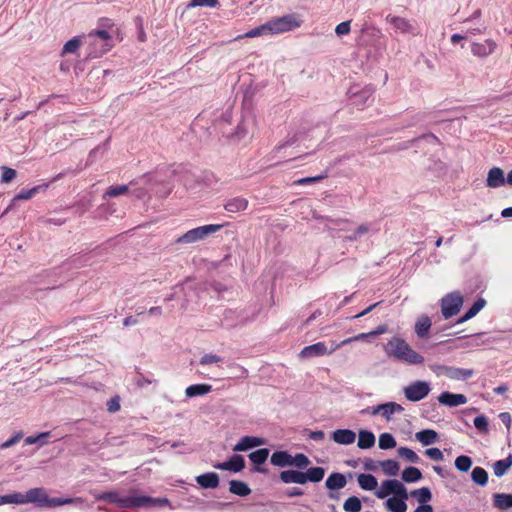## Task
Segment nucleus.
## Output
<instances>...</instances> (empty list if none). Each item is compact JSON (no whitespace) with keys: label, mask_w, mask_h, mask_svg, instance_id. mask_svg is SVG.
Here are the masks:
<instances>
[{"label":"nucleus","mask_w":512,"mask_h":512,"mask_svg":"<svg viewBox=\"0 0 512 512\" xmlns=\"http://www.w3.org/2000/svg\"><path fill=\"white\" fill-rule=\"evenodd\" d=\"M486 305V300L483 298L477 299L473 305L465 312V314L458 319L457 323H464L474 316H476Z\"/></svg>","instance_id":"nucleus-28"},{"label":"nucleus","mask_w":512,"mask_h":512,"mask_svg":"<svg viewBox=\"0 0 512 512\" xmlns=\"http://www.w3.org/2000/svg\"><path fill=\"white\" fill-rule=\"evenodd\" d=\"M211 390H212V386L210 384H205V383L194 384V385H190L189 387L186 388L185 395L188 398H193V397L203 396L205 394H208L209 392H211Z\"/></svg>","instance_id":"nucleus-29"},{"label":"nucleus","mask_w":512,"mask_h":512,"mask_svg":"<svg viewBox=\"0 0 512 512\" xmlns=\"http://www.w3.org/2000/svg\"><path fill=\"white\" fill-rule=\"evenodd\" d=\"M229 491L240 497H246L251 493L250 487L243 481L231 480L229 482Z\"/></svg>","instance_id":"nucleus-31"},{"label":"nucleus","mask_w":512,"mask_h":512,"mask_svg":"<svg viewBox=\"0 0 512 512\" xmlns=\"http://www.w3.org/2000/svg\"><path fill=\"white\" fill-rule=\"evenodd\" d=\"M50 436V432H42L36 436H28L25 438V445L39 444L43 446L47 443V438Z\"/></svg>","instance_id":"nucleus-47"},{"label":"nucleus","mask_w":512,"mask_h":512,"mask_svg":"<svg viewBox=\"0 0 512 512\" xmlns=\"http://www.w3.org/2000/svg\"><path fill=\"white\" fill-rule=\"evenodd\" d=\"M499 418L504 423V425L507 428V431L509 432V430L511 428V423H512L511 414L509 412H501L499 414Z\"/></svg>","instance_id":"nucleus-62"},{"label":"nucleus","mask_w":512,"mask_h":512,"mask_svg":"<svg viewBox=\"0 0 512 512\" xmlns=\"http://www.w3.org/2000/svg\"><path fill=\"white\" fill-rule=\"evenodd\" d=\"M129 191V185H115L110 186L107 191L104 193L103 198L107 197H118L120 195L126 194Z\"/></svg>","instance_id":"nucleus-43"},{"label":"nucleus","mask_w":512,"mask_h":512,"mask_svg":"<svg viewBox=\"0 0 512 512\" xmlns=\"http://www.w3.org/2000/svg\"><path fill=\"white\" fill-rule=\"evenodd\" d=\"M279 479L284 484H305L303 471L300 470H284L279 474Z\"/></svg>","instance_id":"nucleus-20"},{"label":"nucleus","mask_w":512,"mask_h":512,"mask_svg":"<svg viewBox=\"0 0 512 512\" xmlns=\"http://www.w3.org/2000/svg\"><path fill=\"white\" fill-rule=\"evenodd\" d=\"M119 409H120V403H119V398H118V397L111 398V399L107 402V410H108L110 413H115V412H117Z\"/></svg>","instance_id":"nucleus-60"},{"label":"nucleus","mask_w":512,"mask_h":512,"mask_svg":"<svg viewBox=\"0 0 512 512\" xmlns=\"http://www.w3.org/2000/svg\"><path fill=\"white\" fill-rule=\"evenodd\" d=\"M410 496L415 498L421 505L427 504L432 499V493L428 487H422L410 492Z\"/></svg>","instance_id":"nucleus-39"},{"label":"nucleus","mask_w":512,"mask_h":512,"mask_svg":"<svg viewBox=\"0 0 512 512\" xmlns=\"http://www.w3.org/2000/svg\"><path fill=\"white\" fill-rule=\"evenodd\" d=\"M357 445L360 449L372 448L375 445L374 434L368 430H360Z\"/></svg>","instance_id":"nucleus-32"},{"label":"nucleus","mask_w":512,"mask_h":512,"mask_svg":"<svg viewBox=\"0 0 512 512\" xmlns=\"http://www.w3.org/2000/svg\"><path fill=\"white\" fill-rule=\"evenodd\" d=\"M218 0H191L189 7H216Z\"/></svg>","instance_id":"nucleus-53"},{"label":"nucleus","mask_w":512,"mask_h":512,"mask_svg":"<svg viewBox=\"0 0 512 512\" xmlns=\"http://www.w3.org/2000/svg\"><path fill=\"white\" fill-rule=\"evenodd\" d=\"M134 382L137 387L143 388L146 385H150L152 383V380L146 378L142 373H138V376L135 378Z\"/></svg>","instance_id":"nucleus-61"},{"label":"nucleus","mask_w":512,"mask_h":512,"mask_svg":"<svg viewBox=\"0 0 512 512\" xmlns=\"http://www.w3.org/2000/svg\"><path fill=\"white\" fill-rule=\"evenodd\" d=\"M310 459L303 453H297L292 456V466L298 469H305L310 465Z\"/></svg>","instance_id":"nucleus-48"},{"label":"nucleus","mask_w":512,"mask_h":512,"mask_svg":"<svg viewBox=\"0 0 512 512\" xmlns=\"http://www.w3.org/2000/svg\"><path fill=\"white\" fill-rule=\"evenodd\" d=\"M432 326L431 319L427 315L420 316L415 323V333L418 338H428L430 328Z\"/></svg>","instance_id":"nucleus-23"},{"label":"nucleus","mask_w":512,"mask_h":512,"mask_svg":"<svg viewBox=\"0 0 512 512\" xmlns=\"http://www.w3.org/2000/svg\"><path fill=\"white\" fill-rule=\"evenodd\" d=\"M431 391L430 384L427 381L418 380L404 387L403 392L407 400L418 402L428 396Z\"/></svg>","instance_id":"nucleus-7"},{"label":"nucleus","mask_w":512,"mask_h":512,"mask_svg":"<svg viewBox=\"0 0 512 512\" xmlns=\"http://www.w3.org/2000/svg\"><path fill=\"white\" fill-rule=\"evenodd\" d=\"M416 439L424 446H428L436 442L438 433L432 429H424L416 433Z\"/></svg>","instance_id":"nucleus-34"},{"label":"nucleus","mask_w":512,"mask_h":512,"mask_svg":"<svg viewBox=\"0 0 512 512\" xmlns=\"http://www.w3.org/2000/svg\"><path fill=\"white\" fill-rule=\"evenodd\" d=\"M350 23L351 21H344V22H341L340 24H338L335 28V33L338 35V36H343V35H347L349 32H350Z\"/></svg>","instance_id":"nucleus-59"},{"label":"nucleus","mask_w":512,"mask_h":512,"mask_svg":"<svg viewBox=\"0 0 512 512\" xmlns=\"http://www.w3.org/2000/svg\"><path fill=\"white\" fill-rule=\"evenodd\" d=\"M48 184L37 185L31 189H22L15 197L14 200H29L34 197L39 191H45Z\"/></svg>","instance_id":"nucleus-37"},{"label":"nucleus","mask_w":512,"mask_h":512,"mask_svg":"<svg viewBox=\"0 0 512 512\" xmlns=\"http://www.w3.org/2000/svg\"><path fill=\"white\" fill-rule=\"evenodd\" d=\"M396 440L390 433H382L379 436L378 445L379 448L382 450L392 449L396 447Z\"/></svg>","instance_id":"nucleus-41"},{"label":"nucleus","mask_w":512,"mask_h":512,"mask_svg":"<svg viewBox=\"0 0 512 512\" xmlns=\"http://www.w3.org/2000/svg\"><path fill=\"white\" fill-rule=\"evenodd\" d=\"M97 499L116 504L120 508L124 509L165 507L170 505V501L166 497L155 498L147 495L134 494L127 497H121L116 491L103 492L97 496Z\"/></svg>","instance_id":"nucleus-2"},{"label":"nucleus","mask_w":512,"mask_h":512,"mask_svg":"<svg viewBox=\"0 0 512 512\" xmlns=\"http://www.w3.org/2000/svg\"><path fill=\"white\" fill-rule=\"evenodd\" d=\"M331 351H328L325 343L318 342L309 346L304 347L300 352V357L302 358H312L317 356H323L326 354H330Z\"/></svg>","instance_id":"nucleus-16"},{"label":"nucleus","mask_w":512,"mask_h":512,"mask_svg":"<svg viewBox=\"0 0 512 512\" xmlns=\"http://www.w3.org/2000/svg\"><path fill=\"white\" fill-rule=\"evenodd\" d=\"M249 460L256 465V467L254 468V471L255 472H259V473H264L266 472V470L262 467H260V465L264 464L268 457H269V449L267 448H260L256 451H253L251 452L249 455Z\"/></svg>","instance_id":"nucleus-18"},{"label":"nucleus","mask_w":512,"mask_h":512,"mask_svg":"<svg viewBox=\"0 0 512 512\" xmlns=\"http://www.w3.org/2000/svg\"><path fill=\"white\" fill-rule=\"evenodd\" d=\"M221 361H222V358L215 354H205L201 357L199 363L201 365H209V364L218 363Z\"/></svg>","instance_id":"nucleus-56"},{"label":"nucleus","mask_w":512,"mask_h":512,"mask_svg":"<svg viewBox=\"0 0 512 512\" xmlns=\"http://www.w3.org/2000/svg\"><path fill=\"white\" fill-rule=\"evenodd\" d=\"M331 436L335 443L341 445H350L356 440V433L350 429H337Z\"/></svg>","instance_id":"nucleus-19"},{"label":"nucleus","mask_w":512,"mask_h":512,"mask_svg":"<svg viewBox=\"0 0 512 512\" xmlns=\"http://www.w3.org/2000/svg\"><path fill=\"white\" fill-rule=\"evenodd\" d=\"M374 412L379 413L384 417L387 421L391 420L393 413V410H391V404L390 402L379 404L374 407Z\"/></svg>","instance_id":"nucleus-49"},{"label":"nucleus","mask_w":512,"mask_h":512,"mask_svg":"<svg viewBox=\"0 0 512 512\" xmlns=\"http://www.w3.org/2000/svg\"><path fill=\"white\" fill-rule=\"evenodd\" d=\"M362 508L361 501L356 496L349 497L343 505V509L347 512H359Z\"/></svg>","instance_id":"nucleus-45"},{"label":"nucleus","mask_w":512,"mask_h":512,"mask_svg":"<svg viewBox=\"0 0 512 512\" xmlns=\"http://www.w3.org/2000/svg\"><path fill=\"white\" fill-rule=\"evenodd\" d=\"M391 494L394 495L393 497H396V496L408 497L409 496L404 484L396 479L383 481L380 489L375 493L376 497L379 499H384Z\"/></svg>","instance_id":"nucleus-8"},{"label":"nucleus","mask_w":512,"mask_h":512,"mask_svg":"<svg viewBox=\"0 0 512 512\" xmlns=\"http://www.w3.org/2000/svg\"><path fill=\"white\" fill-rule=\"evenodd\" d=\"M474 426L478 429L480 433L487 434L489 431L488 419L484 415H479L474 418Z\"/></svg>","instance_id":"nucleus-50"},{"label":"nucleus","mask_w":512,"mask_h":512,"mask_svg":"<svg viewBox=\"0 0 512 512\" xmlns=\"http://www.w3.org/2000/svg\"><path fill=\"white\" fill-rule=\"evenodd\" d=\"M397 452L401 458L406 459L410 463L417 464L420 462V457L418 454L408 447H400Z\"/></svg>","instance_id":"nucleus-42"},{"label":"nucleus","mask_w":512,"mask_h":512,"mask_svg":"<svg viewBox=\"0 0 512 512\" xmlns=\"http://www.w3.org/2000/svg\"><path fill=\"white\" fill-rule=\"evenodd\" d=\"M222 227L223 225L221 224H208L204 226H199L187 231L182 236L178 237L175 242L179 244L195 243L200 240H204L208 236L218 232Z\"/></svg>","instance_id":"nucleus-6"},{"label":"nucleus","mask_w":512,"mask_h":512,"mask_svg":"<svg viewBox=\"0 0 512 512\" xmlns=\"http://www.w3.org/2000/svg\"><path fill=\"white\" fill-rule=\"evenodd\" d=\"M359 486L366 491L376 489L378 482L372 474H360L357 478Z\"/></svg>","instance_id":"nucleus-36"},{"label":"nucleus","mask_w":512,"mask_h":512,"mask_svg":"<svg viewBox=\"0 0 512 512\" xmlns=\"http://www.w3.org/2000/svg\"><path fill=\"white\" fill-rule=\"evenodd\" d=\"M324 437H325V434L321 430L311 431L309 433V439L314 440V441H322L324 439Z\"/></svg>","instance_id":"nucleus-63"},{"label":"nucleus","mask_w":512,"mask_h":512,"mask_svg":"<svg viewBox=\"0 0 512 512\" xmlns=\"http://www.w3.org/2000/svg\"><path fill=\"white\" fill-rule=\"evenodd\" d=\"M301 20L296 13L287 14L281 17L272 18L267 21L270 34H279L294 30L300 27Z\"/></svg>","instance_id":"nucleus-5"},{"label":"nucleus","mask_w":512,"mask_h":512,"mask_svg":"<svg viewBox=\"0 0 512 512\" xmlns=\"http://www.w3.org/2000/svg\"><path fill=\"white\" fill-rule=\"evenodd\" d=\"M495 48L496 43L491 39H487L484 43H472L471 52L474 56L486 57L492 54Z\"/></svg>","instance_id":"nucleus-17"},{"label":"nucleus","mask_w":512,"mask_h":512,"mask_svg":"<svg viewBox=\"0 0 512 512\" xmlns=\"http://www.w3.org/2000/svg\"><path fill=\"white\" fill-rule=\"evenodd\" d=\"M472 466V459L469 456L461 455L455 459V467L461 472H467Z\"/></svg>","instance_id":"nucleus-46"},{"label":"nucleus","mask_w":512,"mask_h":512,"mask_svg":"<svg viewBox=\"0 0 512 512\" xmlns=\"http://www.w3.org/2000/svg\"><path fill=\"white\" fill-rule=\"evenodd\" d=\"M493 505L500 510L512 508V494L495 493L493 494Z\"/></svg>","instance_id":"nucleus-30"},{"label":"nucleus","mask_w":512,"mask_h":512,"mask_svg":"<svg viewBox=\"0 0 512 512\" xmlns=\"http://www.w3.org/2000/svg\"><path fill=\"white\" fill-rule=\"evenodd\" d=\"M432 369L437 375H443L452 380H467L472 377L474 373L471 369L446 365H436Z\"/></svg>","instance_id":"nucleus-10"},{"label":"nucleus","mask_w":512,"mask_h":512,"mask_svg":"<svg viewBox=\"0 0 512 512\" xmlns=\"http://www.w3.org/2000/svg\"><path fill=\"white\" fill-rule=\"evenodd\" d=\"M23 438V432H18L8 440H6L4 443L1 444V449H6L9 447H12L16 443H18Z\"/></svg>","instance_id":"nucleus-57"},{"label":"nucleus","mask_w":512,"mask_h":512,"mask_svg":"<svg viewBox=\"0 0 512 512\" xmlns=\"http://www.w3.org/2000/svg\"><path fill=\"white\" fill-rule=\"evenodd\" d=\"M347 484V480L344 474L339 472L331 473L326 479L325 486L328 490H340Z\"/></svg>","instance_id":"nucleus-22"},{"label":"nucleus","mask_w":512,"mask_h":512,"mask_svg":"<svg viewBox=\"0 0 512 512\" xmlns=\"http://www.w3.org/2000/svg\"><path fill=\"white\" fill-rule=\"evenodd\" d=\"M266 444V440L256 436H244L239 442L233 447L235 452L248 451L252 448L259 447Z\"/></svg>","instance_id":"nucleus-12"},{"label":"nucleus","mask_w":512,"mask_h":512,"mask_svg":"<svg viewBox=\"0 0 512 512\" xmlns=\"http://www.w3.org/2000/svg\"><path fill=\"white\" fill-rule=\"evenodd\" d=\"M82 38L77 36L67 41L63 46L62 54L76 53L82 43Z\"/></svg>","instance_id":"nucleus-44"},{"label":"nucleus","mask_w":512,"mask_h":512,"mask_svg":"<svg viewBox=\"0 0 512 512\" xmlns=\"http://www.w3.org/2000/svg\"><path fill=\"white\" fill-rule=\"evenodd\" d=\"M463 304V298L459 293L447 294L441 300V312L445 319L456 315Z\"/></svg>","instance_id":"nucleus-9"},{"label":"nucleus","mask_w":512,"mask_h":512,"mask_svg":"<svg viewBox=\"0 0 512 512\" xmlns=\"http://www.w3.org/2000/svg\"><path fill=\"white\" fill-rule=\"evenodd\" d=\"M422 472L414 466L405 468L402 472L401 478L406 483H415L422 479Z\"/></svg>","instance_id":"nucleus-35"},{"label":"nucleus","mask_w":512,"mask_h":512,"mask_svg":"<svg viewBox=\"0 0 512 512\" xmlns=\"http://www.w3.org/2000/svg\"><path fill=\"white\" fill-rule=\"evenodd\" d=\"M507 183V177H504V172L499 167H493L489 170L486 185L490 188H498Z\"/></svg>","instance_id":"nucleus-15"},{"label":"nucleus","mask_w":512,"mask_h":512,"mask_svg":"<svg viewBox=\"0 0 512 512\" xmlns=\"http://www.w3.org/2000/svg\"><path fill=\"white\" fill-rule=\"evenodd\" d=\"M438 401L442 405L449 406V407H456L459 405L466 404L467 397L464 394H454V393L445 391L439 395Z\"/></svg>","instance_id":"nucleus-14"},{"label":"nucleus","mask_w":512,"mask_h":512,"mask_svg":"<svg viewBox=\"0 0 512 512\" xmlns=\"http://www.w3.org/2000/svg\"><path fill=\"white\" fill-rule=\"evenodd\" d=\"M270 462L272 465L282 468L292 466V455L284 450L275 451L270 457Z\"/></svg>","instance_id":"nucleus-24"},{"label":"nucleus","mask_w":512,"mask_h":512,"mask_svg":"<svg viewBox=\"0 0 512 512\" xmlns=\"http://www.w3.org/2000/svg\"><path fill=\"white\" fill-rule=\"evenodd\" d=\"M471 479L475 484L483 487L488 482V473L482 467H475L472 470Z\"/></svg>","instance_id":"nucleus-40"},{"label":"nucleus","mask_w":512,"mask_h":512,"mask_svg":"<svg viewBox=\"0 0 512 512\" xmlns=\"http://www.w3.org/2000/svg\"><path fill=\"white\" fill-rule=\"evenodd\" d=\"M213 467L215 469L227 470L237 473L245 468V460L242 455L234 454L228 461L215 463L213 464Z\"/></svg>","instance_id":"nucleus-11"},{"label":"nucleus","mask_w":512,"mask_h":512,"mask_svg":"<svg viewBox=\"0 0 512 512\" xmlns=\"http://www.w3.org/2000/svg\"><path fill=\"white\" fill-rule=\"evenodd\" d=\"M425 455L434 461H442L444 458L442 451L436 447L426 449Z\"/></svg>","instance_id":"nucleus-54"},{"label":"nucleus","mask_w":512,"mask_h":512,"mask_svg":"<svg viewBox=\"0 0 512 512\" xmlns=\"http://www.w3.org/2000/svg\"><path fill=\"white\" fill-rule=\"evenodd\" d=\"M304 483L312 482L318 483L323 480L325 476V469L323 467H310L303 471Z\"/></svg>","instance_id":"nucleus-27"},{"label":"nucleus","mask_w":512,"mask_h":512,"mask_svg":"<svg viewBox=\"0 0 512 512\" xmlns=\"http://www.w3.org/2000/svg\"><path fill=\"white\" fill-rule=\"evenodd\" d=\"M248 207V200L242 197H235L232 199H229L225 205L224 208L229 213H237L240 211L246 210Z\"/></svg>","instance_id":"nucleus-26"},{"label":"nucleus","mask_w":512,"mask_h":512,"mask_svg":"<svg viewBox=\"0 0 512 512\" xmlns=\"http://www.w3.org/2000/svg\"><path fill=\"white\" fill-rule=\"evenodd\" d=\"M84 42L89 46L88 57L98 58L106 53L110 45V35L106 30H95L83 36Z\"/></svg>","instance_id":"nucleus-4"},{"label":"nucleus","mask_w":512,"mask_h":512,"mask_svg":"<svg viewBox=\"0 0 512 512\" xmlns=\"http://www.w3.org/2000/svg\"><path fill=\"white\" fill-rule=\"evenodd\" d=\"M16 177V171L12 168L2 167L1 181L8 183Z\"/></svg>","instance_id":"nucleus-55"},{"label":"nucleus","mask_w":512,"mask_h":512,"mask_svg":"<svg viewBox=\"0 0 512 512\" xmlns=\"http://www.w3.org/2000/svg\"><path fill=\"white\" fill-rule=\"evenodd\" d=\"M407 499H408V497H404V496L390 497L385 502L386 509L391 512H406V510H407L406 500Z\"/></svg>","instance_id":"nucleus-25"},{"label":"nucleus","mask_w":512,"mask_h":512,"mask_svg":"<svg viewBox=\"0 0 512 512\" xmlns=\"http://www.w3.org/2000/svg\"><path fill=\"white\" fill-rule=\"evenodd\" d=\"M196 482L203 489H215L219 486V476L215 472H208L196 477Z\"/></svg>","instance_id":"nucleus-21"},{"label":"nucleus","mask_w":512,"mask_h":512,"mask_svg":"<svg viewBox=\"0 0 512 512\" xmlns=\"http://www.w3.org/2000/svg\"><path fill=\"white\" fill-rule=\"evenodd\" d=\"M32 503L41 508H53L72 503L70 498H51L42 487L29 489L26 493L15 492L0 496V505Z\"/></svg>","instance_id":"nucleus-1"},{"label":"nucleus","mask_w":512,"mask_h":512,"mask_svg":"<svg viewBox=\"0 0 512 512\" xmlns=\"http://www.w3.org/2000/svg\"><path fill=\"white\" fill-rule=\"evenodd\" d=\"M379 466H381L383 472L388 476H397L400 470L399 463L394 459L379 461Z\"/></svg>","instance_id":"nucleus-38"},{"label":"nucleus","mask_w":512,"mask_h":512,"mask_svg":"<svg viewBox=\"0 0 512 512\" xmlns=\"http://www.w3.org/2000/svg\"><path fill=\"white\" fill-rule=\"evenodd\" d=\"M384 351L388 357L408 364L420 365L424 362V357L412 349V347L399 336H394L388 340L384 346Z\"/></svg>","instance_id":"nucleus-3"},{"label":"nucleus","mask_w":512,"mask_h":512,"mask_svg":"<svg viewBox=\"0 0 512 512\" xmlns=\"http://www.w3.org/2000/svg\"><path fill=\"white\" fill-rule=\"evenodd\" d=\"M379 465V462H376L372 459H366L364 462V468L369 471H375Z\"/></svg>","instance_id":"nucleus-64"},{"label":"nucleus","mask_w":512,"mask_h":512,"mask_svg":"<svg viewBox=\"0 0 512 512\" xmlns=\"http://www.w3.org/2000/svg\"><path fill=\"white\" fill-rule=\"evenodd\" d=\"M512 466V454H509L505 459L498 460L493 464V472L495 476H504Z\"/></svg>","instance_id":"nucleus-33"},{"label":"nucleus","mask_w":512,"mask_h":512,"mask_svg":"<svg viewBox=\"0 0 512 512\" xmlns=\"http://www.w3.org/2000/svg\"><path fill=\"white\" fill-rule=\"evenodd\" d=\"M386 21L390 23L395 30L401 33H415L414 25L406 18L388 15Z\"/></svg>","instance_id":"nucleus-13"},{"label":"nucleus","mask_w":512,"mask_h":512,"mask_svg":"<svg viewBox=\"0 0 512 512\" xmlns=\"http://www.w3.org/2000/svg\"><path fill=\"white\" fill-rule=\"evenodd\" d=\"M264 34H270L268 27H267V22L263 25H260L256 28H254V29L249 30L245 34V37L253 38V37H257V36L264 35Z\"/></svg>","instance_id":"nucleus-52"},{"label":"nucleus","mask_w":512,"mask_h":512,"mask_svg":"<svg viewBox=\"0 0 512 512\" xmlns=\"http://www.w3.org/2000/svg\"><path fill=\"white\" fill-rule=\"evenodd\" d=\"M328 177V174L327 172H324L323 174H320V175H317V176H314V177H305V178H301V179H298L294 182L295 185H307V184H312V183H316V182H319L325 178Z\"/></svg>","instance_id":"nucleus-51"},{"label":"nucleus","mask_w":512,"mask_h":512,"mask_svg":"<svg viewBox=\"0 0 512 512\" xmlns=\"http://www.w3.org/2000/svg\"><path fill=\"white\" fill-rule=\"evenodd\" d=\"M421 139H425L429 143H438L439 142L438 138L434 134L428 133V134L422 135L421 137H418V138L412 139L411 141H408L403 148H408L409 144L417 142V141H419Z\"/></svg>","instance_id":"nucleus-58"}]
</instances>
